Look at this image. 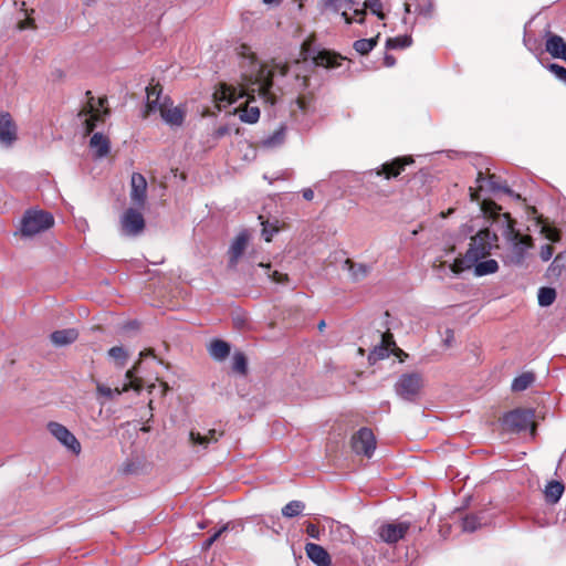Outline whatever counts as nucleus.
<instances>
[{
  "label": "nucleus",
  "instance_id": "f257e3e1",
  "mask_svg": "<svg viewBox=\"0 0 566 566\" xmlns=\"http://www.w3.org/2000/svg\"><path fill=\"white\" fill-rule=\"evenodd\" d=\"M499 237L490 229L478 231L470 241L469 249L463 259H457L450 269L454 274L471 269L478 261L490 255L494 248H499Z\"/></svg>",
  "mask_w": 566,
  "mask_h": 566
},
{
  "label": "nucleus",
  "instance_id": "e433bc0d",
  "mask_svg": "<svg viewBox=\"0 0 566 566\" xmlns=\"http://www.w3.org/2000/svg\"><path fill=\"white\" fill-rule=\"evenodd\" d=\"M538 304L543 307L549 306L554 303L556 298V291L553 287H541L538 290Z\"/></svg>",
  "mask_w": 566,
  "mask_h": 566
},
{
  "label": "nucleus",
  "instance_id": "a211bd4d",
  "mask_svg": "<svg viewBox=\"0 0 566 566\" xmlns=\"http://www.w3.org/2000/svg\"><path fill=\"white\" fill-rule=\"evenodd\" d=\"M17 139V126L7 112L0 113V143L11 146Z\"/></svg>",
  "mask_w": 566,
  "mask_h": 566
},
{
  "label": "nucleus",
  "instance_id": "7ed1b4c3",
  "mask_svg": "<svg viewBox=\"0 0 566 566\" xmlns=\"http://www.w3.org/2000/svg\"><path fill=\"white\" fill-rule=\"evenodd\" d=\"M87 101L77 113V118L84 128V134L90 135L99 123H104L111 111L105 107L107 97H99L97 101L91 91L85 93Z\"/></svg>",
  "mask_w": 566,
  "mask_h": 566
},
{
  "label": "nucleus",
  "instance_id": "603ef678",
  "mask_svg": "<svg viewBox=\"0 0 566 566\" xmlns=\"http://www.w3.org/2000/svg\"><path fill=\"white\" fill-rule=\"evenodd\" d=\"M295 104L302 112H306L310 107V98L305 95H300L295 101Z\"/></svg>",
  "mask_w": 566,
  "mask_h": 566
},
{
  "label": "nucleus",
  "instance_id": "f8f14e48",
  "mask_svg": "<svg viewBox=\"0 0 566 566\" xmlns=\"http://www.w3.org/2000/svg\"><path fill=\"white\" fill-rule=\"evenodd\" d=\"M272 74L273 73H255V82L250 90L252 93H258L260 98L270 104L275 103V95L272 92Z\"/></svg>",
  "mask_w": 566,
  "mask_h": 566
},
{
  "label": "nucleus",
  "instance_id": "774afa93",
  "mask_svg": "<svg viewBox=\"0 0 566 566\" xmlns=\"http://www.w3.org/2000/svg\"><path fill=\"white\" fill-rule=\"evenodd\" d=\"M555 75L558 78V81L566 84V73H555Z\"/></svg>",
  "mask_w": 566,
  "mask_h": 566
},
{
  "label": "nucleus",
  "instance_id": "2f4dec72",
  "mask_svg": "<svg viewBox=\"0 0 566 566\" xmlns=\"http://www.w3.org/2000/svg\"><path fill=\"white\" fill-rule=\"evenodd\" d=\"M472 268H474L475 276H484L495 273L499 270V264L495 260L489 259L485 261H478Z\"/></svg>",
  "mask_w": 566,
  "mask_h": 566
},
{
  "label": "nucleus",
  "instance_id": "ea45409f",
  "mask_svg": "<svg viewBox=\"0 0 566 566\" xmlns=\"http://www.w3.org/2000/svg\"><path fill=\"white\" fill-rule=\"evenodd\" d=\"M235 524L233 522L226 523L221 528H219L212 536L206 539L202 544V549L208 551L212 544L226 532L234 530Z\"/></svg>",
  "mask_w": 566,
  "mask_h": 566
},
{
  "label": "nucleus",
  "instance_id": "6e6d98bb",
  "mask_svg": "<svg viewBox=\"0 0 566 566\" xmlns=\"http://www.w3.org/2000/svg\"><path fill=\"white\" fill-rule=\"evenodd\" d=\"M239 54L243 57L250 59L252 62L255 60L254 53L251 51L250 46L242 44L239 49Z\"/></svg>",
  "mask_w": 566,
  "mask_h": 566
},
{
  "label": "nucleus",
  "instance_id": "412c9836",
  "mask_svg": "<svg viewBox=\"0 0 566 566\" xmlns=\"http://www.w3.org/2000/svg\"><path fill=\"white\" fill-rule=\"evenodd\" d=\"M307 557L317 566H331L332 558L328 552L321 545L315 543H307L305 545Z\"/></svg>",
  "mask_w": 566,
  "mask_h": 566
},
{
  "label": "nucleus",
  "instance_id": "a878e982",
  "mask_svg": "<svg viewBox=\"0 0 566 566\" xmlns=\"http://www.w3.org/2000/svg\"><path fill=\"white\" fill-rule=\"evenodd\" d=\"M222 436V432H217L214 429H210L207 434H201L200 432L190 431L189 439L192 444L201 446L203 449L208 448L210 443L218 442L219 438Z\"/></svg>",
  "mask_w": 566,
  "mask_h": 566
},
{
  "label": "nucleus",
  "instance_id": "49530a36",
  "mask_svg": "<svg viewBox=\"0 0 566 566\" xmlns=\"http://www.w3.org/2000/svg\"><path fill=\"white\" fill-rule=\"evenodd\" d=\"M232 369L241 375H245L248 370V361L242 353L233 355Z\"/></svg>",
  "mask_w": 566,
  "mask_h": 566
},
{
  "label": "nucleus",
  "instance_id": "423d86ee",
  "mask_svg": "<svg viewBox=\"0 0 566 566\" xmlns=\"http://www.w3.org/2000/svg\"><path fill=\"white\" fill-rule=\"evenodd\" d=\"M380 338V344L375 346L368 356L370 364H375L378 360L389 357L391 353L398 357L407 356L402 349L396 346V342L391 333H381Z\"/></svg>",
  "mask_w": 566,
  "mask_h": 566
},
{
  "label": "nucleus",
  "instance_id": "e2e57ef3",
  "mask_svg": "<svg viewBox=\"0 0 566 566\" xmlns=\"http://www.w3.org/2000/svg\"><path fill=\"white\" fill-rule=\"evenodd\" d=\"M158 388H159V391H160V396H161V397L166 396V394H167V392H168V390H169V386H168V384H167V382H164V381H161V382L159 384Z\"/></svg>",
  "mask_w": 566,
  "mask_h": 566
},
{
  "label": "nucleus",
  "instance_id": "bb28decb",
  "mask_svg": "<svg viewBox=\"0 0 566 566\" xmlns=\"http://www.w3.org/2000/svg\"><path fill=\"white\" fill-rule=\"evenodd\" d=\"M546 51L554 57L566 59V42L559 35H551L546 41Z\"/></svg>",
  "mask_w": 566,
  "mask_h": 566
},
{
  "label": "nucleus",
  "instance_id": "0eeeda50",
  "mask_svg": "<svg viewBox=\"0 0 566 566\" xmlns=\"http://www.w3.org/2000/svg\"><path fill=\"white\" fill-rule=\"evenodd\" d=\"M503 422L506 428L521 432L528 428L534 430V411L531 409H515L504 416Z\"/></svg>",
  "mask_w": 566,
  "mask_h": 566
},
{
  "label": "nucleus",
  "instance_id": "0e129e2a",
  "mask_svg": "<svg viewBox=\"0 0 566 566\" xmlns=\"http://www.w3.org/2000/svg\"><path fill=\"white\" fill-rule=\"evenodd\" d=\"M469 190H470L471 200L472 201H478L479 200L478 189H474V188L470 187Z\"/></svg>",
  "mask_w": 566,
  "mask_h": 566
},
{
  "label": "nucleus",
  "instance_id": "4468645a",
  "mask_svg": "<svg viewBox=\"0 0 566 566\" xmlns=\"http://www.w3.org/2000/svg\"><path fill=\"white\" fill-rule=\"evenodd\" d=\"M213 96L218 102H226L228 104H232L244 96H249V93L245 92L241 86H233L227 83H220L216 88Z\"/></svg>",
  "mask_w": 566,
  "mask_h": 566
},
{
  "label": "nucleus",
  "instance_id": "052dcab7",
  "mask_svg": "<svg viewBox=\"0 0 566 566\" xmlns=\"http://www.w3.org/2000/svg\"><path fill=\"white\" fill-rule=\"evenodd\" d=\"M302 195L307 201H311L314 198V191L311 188L303 189Z\"/></svg>",
  "mask_w": 566,
  "mask_h": 566
},
{
  "label": "nucleus",
  "instance_id": "c03bdc74",
  "mask_svg": "<svg viewBox=\"0 0 566 566\" xmlns=\"http://www.w3.org/2000/svg\"><path fill=\"white\" fill-rule=\"evenodd\" d=\"M412 40L409 35H400L387 39L386 46L388 49H403L411 44Z\"/></svg>",
  "mask_w": 566,
  "mask_h": 566
},
{
  "label": "nucleus",
  "instance_id": "f03ea898",
  "mask_svg": "<svg viewBox=\"0 0 566 566\" xmlns=\"http://www.w3.org/2000/svg\"><path fill=\"white\" fill-rule=\"evenodd\" d=\"M499 223L502 224V237L510 245L502 255L503 262L510 265H521L525 260L527 249L532 247V238L522 235L515 230L514 220L507 213L502 216Z\"/></svg>",
  "mask_w": 566,
  "mask_h": 566
},
{
  "label": "nucleus",
  "instance_id": "c9c22d12",
  "mask_svg": "<svg viewBox=\"0 0 566 566\" xmlns=\"http://www.w3.org/2000/svg\"><path fill=\"white\" fill-rule=\"evenodd\" d=\"M285 137V129L281 127L276 129L272 135L268 136L262 140V145L266 148H274L283 144Z\"/></svg>",
  "mask_w": 566,
  "mask_h": 566
},
{
  "label": "nucleus",
  "instance_id": "4d7b16f0",
  "mask_svg": "<svg viewBox=\"0 0 566 566\" xmlns=\"http://www.w3.org/2000/svg\"><path fill=\"white\" fill-rule=\"evenodd\" d=\"M310 52H311V42L310 41H305L302 44V55H303L304 60H307L310 57Z\"/></svg>",
  "mask_w": 566,
  "mask_h": 566
},
{
  "label": "nucleus",
  "instance_id": "79ce46f5",
  "mask_svg": "<svg viewBox=\"0 0 566 566\" xmlns=\"http://www.w3.org/2000/svg\"><path fill=\"white\" fill-rule=\"evenodd\" d=\"M259 266L264 269L268 277L271 279L275 283L283 284L289 281L287 274L280 273L279 271H271L270 263H259Z\"/></svg>",
  "mask_w": 566,
  "mask_h": 566
},
{
  "label": "nucleus",
  "instance_id": "f3484780",
  "mask_svg": "<svg viewBox=\"0 0 566 566\" xmlns=\"http://www.w3.org/2000/svg\"><path fill=\"white\" fill-rule=\"evenodd\" d=\"M130 200L138 207H144L146 201L147 181L146 178L139 174L134 172L130 179Z\"/></svg>",
  "mask_w": 566,
  "mask_h": 566
},
{
  "label": "nucleus",
  "instance_id": "393cba45",
  "mask_svg": "<svg viewBox=\"0 0 566 566\" xmlns=\"http://www.w3.org/2000/svg\"><path fill=\"white\" fill-rule=\"evenodd\" d=\"M78 337V332L75 328H65L55 331L50 335L51 342L55 346H66L74 343Z\"/></svg>",
  "mask_w": 566,
  "mask_h": 566
},
{
  "label": "nucleus",
  "instance_id": "dca6fc26",
  "mask_svg": "<svg viewBox=\"0 0 566 566\" xmlns=\"http://www.w3.org/2000/svg\"><path fill=\"white\" fill-rule=\"evenodd\" d=\"M312 60L315 66L335 69L342 66L340 62L345 61L346 57L335 51L323 49L312 56Z\"/></svg>",
  "mask_w": 566,
  "mask_h": 566
},
{
  "label": "nucleus",
  "instance_id": "338daca9",
  "mask_svg": "<svg viewBox=\"0 0 566 566\" xmlns=\"http://www.w3.org/2000/svg\"><path fill=\"white\" fill-rule=\"evenodd\" d=\"M483 181H484L483 174L480 171V172L478 174V178H476L478 188H479L480 190H482V189H483V185H482V182H483Z\"/></svg>",
  "mask_w": 566,
  "mask_h": 566
},
{
  "label": "nucleus",
  "instance_id": "5fc2aeb1",
  "mask_svg": "<svg viewBox=\"0 0 566 566\" xmlns=\"http://www.w3.org/2000/svg\"><path fill=\"white\" fill-rule=\"evenodd\" d=\"M306 534L312 537V538H315V539H318L319 538V530L318 527L313 524V523H307L306 524Z\"/></svg>",
  "mask_w": 566,
  "mask_h": 566
},
{
  "label": "nucleus",
  "instance_id": "5701e85b",
  "mask_svg": "<svg viewBox=\"0 0 566 566\" xmlns=\"http://www.w3.org/2000/svg\"><path fill=\"white\" fill-rule=\"evenodd\" d=\"M90 147L97 158H103L108 155L111 143L109 139L102 133H95L91 137Z\"/></svg>",
  "mask_w": 566,
  "mask_h": 566
},
{
  "label": "nucleus",
  "instance_id": "58836bf2",
  "mask_svg": "<svg viewBox=\"0 0 566 566\" xmlns=\"http://www.w3.org/2000/svg\"><path fill=\"white\" fill-rule=\"evenodd\" d=\"M259 219L262 224V237L266 242H270L273 235L279 231L277 220H275V222H270L269 220H263L262 216H260Z\"/></svg>",
  "mask_w": 566,
  "mask_h": 566
},
{
  "label": "nucleus",
  "instance_id": "473e14b6",
  "mask_svg": "<svg viewBox=\"0 0 566 566\" xmlns=\"http://www.w3.org/2000/svg\"><path fill=\"white\" fill-rule=\"evenodd\" d=\"M534 380L535 376L533 373H523L513 379L511 388L516 392L524 391L534 382Z\"/></svg>",
  "mask_w": 566,
  "mask_h": 566
},
{
  "label": "nucleus",
  "instance_id": "864d4df0",
  "mask_svg": "<svg viewBox=\"0 0 566 566\" xmlns=\"http://www.w3.org/2000/svg\"><path fill=\"white\" fill-rule=\"evenodd\" d=\"M336 532L340 534L344 541H349L352 538V530L346 525H337Z\"/></svg>",
  "mask_w": 566,
  "mask_h": 566
},
{
  "label": "nucleus",
  "instance_id": "6e6552de",
  "mask_svg": "<svg viewBox=\"0 0 566 566\" xmlns=\"http://www.w3.org/2000/svg\"><path fill=\"white\" fill-rule=\"evenodd\" d=\"M410 527L411 523L407 521L384 523L378 527L377 535L387 544H396L405 537Z\"/></svg>",
  "mask_w": 566,
  "mask_h": 566
},
{
  "label": "nucleus",
  "instance_id": "20e7f679",
  "mask_svg": "<svg viewBox=\"0 0 566 566\" xmlns=\"http://www.w3.org/2000/svg\"><path fill=\"white\" fill-rule=\"evenodd\" d=\"M53 224L54 218L50 212L29 209L22 217L20 232L23 237H33L50 229Z\"/></svg>",
  "mask_w": 566,
  "mask_h": 566
},
{
  "label": "nucleus",
  "instance_id": "4c0bfd02",
  "mask_svg": "<svg viewBox=\"0 0 566 566\" xmlns=\"http://www.w3.org/2000/svg\"><path fill=\"white\" fill-rule=\"evenodd\" d=\"M378 38L379 35L370 39H359L354 42L353 46L359 54H368L377 44Z\"/></svg>",
  "mask_w": 566,
  "mask_h": 566
},
{
  "label": "nucleus",
  "instance_id": "69168bd1",
  "mask_svg": "<svg viewBox=\"0 0 566 566\" xmlns=\"http://www.w3.org/2000/svg\"><path fill=\"white\" fill-rule=\"evenodd\" d=\"M295 80L300 83V85H306V76H301L300 73H296Z\"/></svg>",
  "mask_w": 566,
  "mask_h": 566
},
{
  "label": "nucleus",
  "instance_id": "680f3d73",
  "mask_svg": "<svg viewBox=\"0 0 566 566\" xmlns=\"http://www.w3.org/2000/svg\"><path fill=\"white\" fill-rule=\"evenodd\" d=\"M354 14L358 18L356 20L358 23H363L365 21V14H366L365 9H363V10H355Z\"/></svg>",
  "mask_w": 566,
  "mask_h": 566
},
{
  "label": "nucleus",
  "instance_id": "8fccbe9b",
  "mask_svg": "<svg viewBox=\"0 0 566 566\" xmlns=\"http://www.w3.org/2000/svg\"><path fill=\"white\" fill-rule=\"evenodd\" d=\"M96 391L99 396H103L107 399L114 398V391L111 387L105 386L103 384H97Z\"/></svg>",
  "mask_w": 566,
  "mask_h": 566
},
{
  "label": "nucleus",
  "instance_id": "b1692460",
  "mask_svg": "<svg viewBox=\"0 0 566 566\" xmlns=\"http://www.w3.org/2000/svg\"><path fill=\"white\" fill-rule=\"evenodd\" d=\"M344 269L349 273L350 279L354 282L364 280L369 273L371 268L365 263H356L350 259H346L344 262Z\"/></svg>",
  "mask_w": 566,
  "mask_h": 566
},
{
  "label": "nucleus",
  "instance_id": "13d9d810",
  "mask_svg": "<svg viewBox=\"0 0 566 566\" xmlns=\"http://www.w3.org/2000/svg\"><path fill=\"white\" fill-rule=\"evenodd\" d=\"M18 27H19L20 30H24L27 28H34L35 27L34 25V20L31 19V18H28L24 21H21Z\"/></svg>",
  "mask_w": 566,
  "mask_h": 566
},
{
  "label": "nucleus",
  "instance_id": "7c9ffc66",
  "mask_svg": "<svg viewBox=\"0 0 566 566\" xmlns=\"http://www.w3.org/2000/svg\"><path fill=\"white\" fill-rule=\"evenodd\" d=\"M355 3V0H327V6L334 11L338 12L343 10L342 17L347 24L353 23V18L348 15L347 9H350Z\"/></svg>",
  "mask_w": 566,
  "mask_h": 566
},
{
  "label": "nucleus",
  "instance_id": "3c124183",
  "mask_svg": "<svg viewBox=\"0 0 566 566\" xmlns=\"http://www.w3.org/2000/svg\"><path fill=\"white\" fill-rule=\"evenodd\" d=\"M553 253H554L553 247L549 244H545L541 248L539 256H541L542 261L547 262L553 256Z\"/></svg>",
  "mask_w": 566,
  "mask_h": 566
},
{
  "label": "nucleus",
  "instance_id": "1a4fd4ad",
  "mask_svg": "<svg viewBox=\"0 0 566 566\" xmlns=\"http://www.w3.org/2000/svg\"><path fill=\"white\" fill-rule=\"evenodd\" d=\"M352 449L356 454L370 458L376 449V438L369 428H360L352 437Z\"/></svg>",
  "mask_w": 566,
  "mask_h": 566
},
{
  "label": "nucleus",
  "instance_id": "39448f33",
  "mask_svg": "<svg viewBox=\"0 0 566 566\" xmlns=\"http://www.w3.org/2000/svg\"><path fill=\"white\" fill-rule=\"evenodd\" d=\"M423 387V378L419 373L402 374L395 384V392L406 401H415Z\"/></svg>",
  "mask_w": 566,
  "mask_h": 566
},
{
  "label": "nucleus",
  "instance_id": "cd10ccee",
  "mask_svg": "<svg viewBox=\"0 0 566 566\" xmlns=\"http://www.w3.org/2000/svg\"><path fill=\"white\" fill-rule=\"evenodd\" d=\"M252 99H248L244 107H239L237 109L239 118L248 124H254L260 118V108L255 105H252Z\"/></svg>",
  "mask_w": 566,
  "mask_h": 566
},
{
  "label": "nucleus",
  "instance_id": "de8ad7c7",
  "mask_svg": "<svg viewBox=\"0 0 566 566\" xmlns=\"http://www.w3.org/2000/svg\"><path fill=\"white\" fill-rule=\"evenodd\" d=\"M365 9H369L378 19L384 20L385 13L382 12V3L380 0H365Z\"/></svg>",
  "mask_w": 566,
  "mask_h": 566
},
{
  "label": "nucleus",
  "instance_id": "bf43d9fd",
  "mask_svg": "<svg viewBox=\"0 0 566 566\" xmlns=\"http://www.w3.org/2000/svg\"><path fill=\"white\" fill-rule=\"evenodd\" d=\"M453 339H454V333H453V331H452V329H450V328H447V329H446V337H444V339H443L444 344H446L447 346H450V345H451V343L453 342Z\"/></svg>",
  "mask_w": 566,
  "mask_h": 566
},
{
  "label": "nucleus",
  "instance_id": "9d476101",
  "mask_svg": "<svg viewBox=\"0 0 566 566\" xmlns=\"http://www.w3.org/2000/svg\"><path fill=\"white\" fill-rule=\"evenodd\" d=\"M48 430L67 450L72 451L74 454L81 452V443L65 426L51 421L48 423Z\"/></svg>",
  "mask_w": 566,
  "mask_h": 566
},
{
  "label": "nucleus",
  "instance_id": "09e8293b",
  "mask_svg": "<svg viewBox=\"0 0 566 566\" xmlns=\"http://www.w3.org/2000/svg\"><path fill=\"white\" fill-rule=\"evenodd\" d=\"M543 232L547 240L552 242H558L560 240V232L557 229L544 227Z\"/></svg>",
  "mask_w": 566,
  "mask_h": 566
},
{
  "label": "nucleus",
  "instance_id": "2eb2a0df",
  "mask_svg": "<svg viewBox=\"0 0 566 566\" xmlns=\"http://www.w3.org/2000/svg\"><path fill=\"white\" fill-rule=\"evenodd\" d=\"M413 163L412 157H398L391 161L385 163L376 170L377 176H385L386 179L398 177L405 170L407 165Z\"/></svg>",
  "mask_w": 566,
  "mask_h": 566
},
{
  "label": "nucleus",
  "instance_id": "a18cd8bd",
  "mask_svg": "<svg viewBox=\"0 0 566 566\" xmlns=\"http://www.w3.org/2000/svg\"><path fill=\"white\" fill-rule=\"evenodd\" d=\"M481 524V518L475 514H469L462 518V528L465 532H474Z\"/></svg>",
  "mask_w": 566,
  "mask_h": 566
},
{
  "label": "nucleus",
  "instance_id": "c85d7f7f",
  "mask_svg": "<svg viewBox=\"0 0 566 566\" xmlns=\"http://www.w3.org/2000/svg\"><path fill=\"white\" fill-rule=\"evenodd\" d=\"M565 486L559 481H549L544 490L545 501L549 504H556L563 493H564Z\"/></svg>",
  "mask_w": 566,
  "mask_h": 566
},
{
  "label": "nucleus",
  "instance_id": "37998d69",
  "mask_svg": "<svg viewBox=\"0 0 566 566\" xmlns=\"http://www.w3.org/2000/svg\"><path fill=\"white\" fill-rule=\"evenodd\" d=\"M108 356L116 361L118 367H124L128 355L124 347L114 346L108 350Z\"/></svg>",
  "mask_w": 566,
  "mask_h": 566
},
{
  "label": "nucleus",
  "instance_id": "a19ab883",
  "mask_svg": "<svg viewBox=\"0 0 566 566\" xmlns=\"http://www.w3.org/2000/svg\"><path fill=\"white\" fill-rule=\"evenodd\" d=\"M488 187L492 193L502 191L510 196H513V191L506 186L502 185L495 175H490L488 178Z\"/></svg>",
  "mask_w": 566,
  "mask_h": 566
},
{
  "label": "nucleus",
  "instance_id": "6ab92c4d",
  "mask_svg": "<svg viewBox=\"0 0 566 566\" xmlns=\"http://www.w3.org/2000/svg\"><path fill=\"white\" fill-rule=\"evenodd\" d=\"M139 361L130 369H128L125 374V378L127 381L124 382L122 387H116L113 389L114 397L122 395L130 389L139 394L143 390L144 382L140 377L137 376Z\"/></svg>",
  "mask_w": 566,
  "mask_h": 566
},
{
  "label": "nucleus",
  "instance_id": "c756f323",
  "mask_svg": "<svg viewBox=\"0 0 566 566\" xmlns=\"http://www.w3.org/2000/svg\"><path fill=\"white\" fill-rule=\"evenodd\" d=\"M230 345L221 339H214L210 343L208 352L216 360H223L230 354Z\"/></svg>",
  "mask_w": 566,
  "mask_h": 566
},
{
  "label": "nucleus",
  "instance_id": "72a5a7b5",
  "mask_svg": "<svg viewBox=\"0 0 566 566\" xmlns=\"http://www.w3.org/2000/svg\"><path fill=\"white\" fill-rule=\"evenodd\" d=\"M305 509V503L298 500H293L282 507V515L287 518L296 517Z\"/></svg>",
  "mask_w": 566,
  "mask_h": 566
},
{
  "label": "nucleus",
  "instance_id": "9b49d317",
  "mask_svg": "<svg viewBox=\"0 0 566 566\" xmlns=\"http://www.w3.org/2000/svg\"><path fill=\"white\" fill-rule=\"evenodd\" d=\"M145 220L143 214L133 209H127L120 218V230L125 235L134 237L143 232Z\"/></svg>",
  "mask_w": 566,
  "mask_h": 566
},
{
  "label": "nucleus",
  "instance_id": "aec40b11",
  "mask_svg": "<svg viewBox=\"0 0 566 566\" xmlns=\"http://www.w3.org/2000/svg\"><path fill=\"white\" fill-rule=\"evenodd\" d=\"M250 235L247 230L241 231L229 249V265L231 268L237 266L239 259L242 256L243 252L247 249Z\"/></svg>",
  "mask_w": 566,
  "mask_h": 566
},
{
  "label": "nucleus",
  "instance_id": "f704fd0d",
  "mask_svg": "<svg viewBox=\"0 0 566 566\" xmlns=\"http://www.w3.org/2000/svg\"><path fill=\"white\" fill-rule=\"evenodd\" d=\"M566 270V251L558 253L548 268V274L558 276Z\"/></svg>",
  "mask_w": 566,
  "mask_h": 566
},
{
  "label": "nucleus",
  "instance_id": "4be33fe9",
  "mask_svg": "<svg viewBox=\"0 0 566 566\" xmlns=\"http://www.w3.org/2000/svg\"><path fill=\"white\" fill-rule=\"evenodd\" d=\"M147 93V114L154 111H158L163 104V87L159 83H154V80L146 87Z\"/></svg>",
  "mask_w": 566,
  "mask_h": 566
},
{
  "label": "nucleus",
  "instance_id": "ddd939ff",
  "mask_svg": "<svg viewBox=\"0 0 566 566\" xmlns=\"http://www.w3.org/2000/svg\"><path fill=\"white\" fill-rule=\"evenodd\" d=\"M158 111L163 120L170 126H181L185 120V111L179 106L172 107V102L167 95Z\"/></svg>",
  "mask_w": 566,
  "mask_h": 566
}]
</instances>
